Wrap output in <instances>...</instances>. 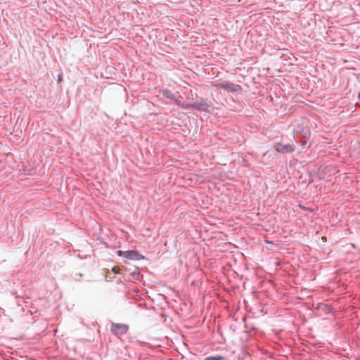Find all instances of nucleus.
Returning a JSON list of instances; mask_svg holds the SVG:
<instances>
[{"instance_id": "f257e3e1", "label": "nucleus", "mask_w": 360, "mask_h": 360, "mask_svg": "<svg viewBox=\"0 0 360 360\" xmlns=\"http://www.w3.org/2000/svg\"><path fill=\"white\" fill-rule=\"evenodd\" d=\"M217 88H221L229 92H238L242 90V87L240 85L235 84L230 82H225L215 84Z\"/></svg>"}, {"instance_id": "f03ea898", "label": "nucleus", "mask_w": 360, "mask_h": 360, "mask_svg": "<svg viewBox=\"0 0 360 360\" xmlns=\"http://www.w3.org/2000/svg\"><path fill=\"white\" fill-rule=\"evenodd\" d=\"M276 151L280 153H292L295 150V146L290 144H281L280 143H276L274 146Z\"/></svg>"}, {"instance_id": "7ed1b4c3", "label": "nucleus", "mask_w": 360, "mask_h": 360, "mask_svg": "<svg viewBox=\"0 0 360 360\" xmlns=\"http://www.w3.org/2000/svg\"><path fill=\"white\" fill-rule=\"evenodd\" d=\"M123 257L127 259L132 260H140L143 258V257L139 252L134 250L124 252L123 253Z\"/></svg>"}, {"instance_id": "20e7f679", "label": "nucleus", "mask_w": 360, "mask_h": 360, "mask_svg": "<svg viewBox=\"0 0 360 360\" xmlns=\"http://www.w3.org/2000/svg\"><path fill=\"white\" fill-rule=\"evenodd\" d=\"M115 333H116L117 330H120L121 333H125L127 331V327L125 326H118L115 325L112 326V329Z\"/></svg>"}, {"instance_id": "39448f33", "label": "nucleus", "mask_w": 360, "mask_h": 360, "mask_svg": "<svg viewBox=\"0 0 360 360\" xmlns=\"http://www.w3.org/2000/svg\"><path fill=\"white\" fill-rule=\"evenodd\" d=\"M205 360H223V357L219 356H211L205 359Z\"/></svg>"}, {"instance_id": "423d86ee", "label": "nucleus", "mask_w": 360, "mask_h": 360, "mask_svg": "<svg viewBox=\"0 0 360 360\" xmlns=\"http://www.w3.org/2000/svg\"><path fill=\"white\" fill-rule=\"evenodd\" d=\"M120 267L115 266L112 268V271L115 274H120Z\"/></svg>"}, {"instance_id": "0eeeda50", "label": "nucleus", "mask_w": 360, "mask_h": 360, "mask_svg": "<svg viewBox=\"0 0 360 360\" xmlns=\"http://www.w3.org/2000/svg\"><path fill=\"white\" fill-rule=\"evenodd\" d=\"M164 94L168 98H172L174 97V95L167 91H165Z\"/></svg>"}, {"instance_id": "6e6552de", "label": "nucleus", "mask_w": 360, "mask_h": 360, "mask_svg": "<svg viewBox=\"0 0 360 360\" xmlns=\"http://www.w3.org/2000/svg\"><path fill=\"white\" fill-rule=\"evenodd\" d=\"M193 105H191V104H186V105L183 104L182 105V107L184 108H188L193 107Z\"/></svg>"}, {"instance_id": "1a4fd4ad", "label": "nucleus", "mask_w": 360, "mask_h": 360, "mask_svg": "<svg viewBox=\"0 0 360 360\" xmlns=\"http://www.w3.org/2000/svg\"><path fill=\"white\" fill-rule=\"evenodd\" d=\"M307 141H304V140H302L300 141V144L302 146H305L307 145Z\"/></svg>"}, {"instance_id": "9d476101", "label": "nucleus", "mask_w": 360, "mask_h": 360, "mask_svg": "<svg viewBox=\"0 0 360 360\" xmlns=\"http://www.w3.org/2000/svg\"><path fill=\"white\" fill-rule=\"evenodd\" d=\"M124 252H122V251H121V250H119V251L117 252V255H118L119 256H123V253H124Z\"/></svg>"}, {"instance_id": "9b49d317", "label": "nucleus", "mask_w": 360, "mask_h": 360, "mask_svg": "<svg viewBox=\"0 0 360 360\" xmlns=\"http://www.w3.org/2000/svg\"><path fill=\"white\" fill-rule=\"evenodd\" d=\"M58 81H59V82H60V81H61V76H60V75H59V76H58Z\"/></svg>"}, {"instance_id": "f8f14e48", "label": "nucleus", "mask_w": 360, "mask_h": 360, "mask_svg": "<svg viewBox=\"0 0 360 360\" xmlns=\"http://www.w3.org/2000/svg\"><path fill=\"white\" fill-rule=\"evenodd\" d=\"M359 98L360 99V93L359 94V96H358Z\"/></svg>"}]
</instances>
